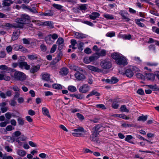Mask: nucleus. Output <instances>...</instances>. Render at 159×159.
<instances>
[{"instance_id": "1", "label": "nucleus", "mask_w": 159, "mask_h": 159, "mask_svg": "<svg viewBox=\"0 0 159 159\" xmlns=\"http://www.w3.org/2000/svg\"><path fill=\"white\" fill-rule=\"evenodd\" d=\"M17 25H20L19 28H23V25L28 24L30 21V17L27 15H24L21 16L20 18H18L15 20Z\"/></svg>"}, {"instance_id": "2", "label": "nucleus", "mask_w": 159, "mask_h": 159, "mask_svg": "<svg viewBox=\"0 0 159 159\" xmlns=\"http://www.w3.org/2000/svg\"><path fill=\"white\" fill-rule=\"evenodd\" d=\"M13 77L15 80L20 81L24 80L26 79V75L24 73L18 71L15 72Z\"/></svg>"}, {"instance_id": "3", "label": "nucleus", "mask_w": 159, "mask_h": 159, "mask_svg": "<svg viewBox=\"0 0 159 159\" xmlns=\"http://www.w3.org/2000/svg\"><path fill=\"white\" fill-rule=\"evenodd\" d=\"M137 68L133 66H130L125 71V74L128 77H132L134 74V72Z\"/></svg>"}, {"instance_id": "4", "label": "nucleus", "mask_w": 159, "mask_h": 159, "mask_svg": "<svg viewBox=\"0 0 159 159\" xmlns=\"http://www.w3.org/2000/svg\"><path fill=\"white\" fill-rule=\"evenodd\" d=\"M74 76L76 80L77 81H82L86 78L85 75L80 71L76 72L74 74Z\"/></svg>"}, {"instance_id": "5", "label": "nucleus", "mask_w": 159, "mask_h": 159, "mask_svg": "<svg viewBox=\"0 0 159 159\" xmlns=\"http://www.w3.org/2000/svg\"><path fill=\"white\" fill-rule=\"evenodd\" d=\"M101 67L104 69H109L111 67V64L109 61L104 60L100 63Z\"/></svg>"}, {"instance_id": "6", "label": "nucleus", "mask_w": 159, "mask_h": 159, "mask_svg": "<svg viewBox=\"0 0 159 159\" xmlns=\"http://www.w3.org/2000/svg\"><path fill=\"white\" fill-rule=\"evenodd\" d=\"M90 87L88 84H84L80 86L79 89V91L82 93H86L90 90Z\"/></svg>"}, {"instance_id": "7", "label": "nucleus", "mask_w": 159, "mask_h": 159, "mask_svg": "<svg viewBox=\"0 0 159 159\" xmlns=\"http://www.w3.org/2000/svg\"><path fill=\"white\" fill-rule=\"evenodd\" d=\"M116 63L119 65L125 66L127 64L126 59L124 56H121L118 59L116 60Z\"/></svg>"}, {"instance_id": "8", "label": "nucleus", "mask_w": 159, "mask_h": 159, "mask_svg": "<svg viewBox=\"0 0 159 159\" xmlns=\"http://www.w3.org/2000/svg\"><path fill=\"white\" fill-rule=\"evenodd\" d=\"M119 14L121 16L122 19L125 20L127 21L130 20V19L128 17V14L126 11L121 10L119 12Z\"/></svg>"}, {"instance_id": "9", "label": "nucleus", "mask_w": 159, "mask_h": 159, "mask_svg": "<svg viewBox=\"0 0 159 159\" xmlns=\"http://www.w3.org/2000/svg\"><path fill=\"white\" fill-rule=\"evenodd\" d=\"M98 126H97L93 128V129H95V131H94L92 135L90 136V139L92 141H95L96 140V138L99 134L98 132L97 131L98 130Z\"/></svg>"}, {"instance_id": "10", "label": "nucleus", "mask_w": 159, "mask_h": 159, "mask_svg": "<svg viewBox=\"0 0 159 159\" xmlns=\"http://www.w3.org/2000/svg\"><path fill=\"white\" fill-rule=\"evenodd\" d=\"M69 66L70 69L76 71L77 72H78L79 71L83 72L84 71V70L82 68L74 64H69Z\"/></svg>"}, {"instance_id": "11", "label": "nucleus", "mask_w": 159, "mask_h": 159, "mask_svg": "<svg viewBox=\"0 0 159 159\" xmlns=\"http://www.w3.org/2000/svg\"><path fill=\"white\" fill-rule=\"evenodd\" d=\"M0 69L4 70V72L9 73L13 71V69L8 67L7 66L2 65L0 66Z\"/></svg>"}, {"instance_id": "12", "label": "nucleus", "mask_w": 159, "mask_h": 159, "mask_svg": "<svg viewBox=\"0 0 159 159\" xmlns=\"http://www.w3.org/2000/svg\"><path fill=\"white\" fill-rule=\"evenodd\" d=\"M64 42V40L62 38L60 37L57 40L56 43L58 45V49L59 50H61L62 49Z\"/></svg>"}, {"instance_id": "13", "label": "nucleus", "mask_w": 159, "mask_h": 159, "mask_svg": "<svg viewBox=\"0 0 159 159\" xmlns=\"http://www.w3.org/2000/svg\"><path fill=\"white\" fill-rule=\"evenodd\" d=\"M19 67L22 69L24 68L25 70H28L30 68V66L27 62L22 61L19 62Z\"/></svg>"}, {"instance_id": "14", "label": "nucleus", "mask_w": 159, "mask_h": 159, "mask_svg": "<svg viewBox=\"0 0 159 159\" xmlns=\"http://www.w3.org/2000/svg\"><path fill=\"white\" fill-rule=\"evenodd\" d=\"M75 38L78 39H82L86 37L87 35L81 33L75 32L74 33Z\"/></svg>"}, {"instance_id": "15", "label": "nucleus", "mask_w": 159, "mask_h": 159, "mask_svg": "<svg viewBox=\"0 0 159 159\" xmlns=\"http://www.w3.org/2000/svg\"><path fill=\"white\" fill-rule=\"evenodd\" d=\"M100 16V14L99 13L96 12H93L89 15L90 18L92 20H94L96 18H99Z\"/></svg>"}, {"instance_id": "16", "label": "nucleus", "mask_w": 159, "mask_h": 159, "mask_svg": "<svg viewBox=\"0 0 159 159\" xmlns=\"http://www.w3.org/2000/svg\"><path fill=\"white\" fill-rule=\"evenodd\" d=\"M10 79V77L6 75L3 71H2L0 74V80H4L6 81H9Z\"/></svg>"}, {"instance_id": "17", "label": "nucleus", "mask_w": 159, "mask_h": 159, "mask_svg": "<svg viewBox=\"0 0 159 159\" xmlns=\"http://www.w3.org/2000/svg\"><path fill=\"white\" fill-rule=\"evenodd\" d=\"M26 137L23 135H22L19 136L18 138L16 139V141L18 142V144L20 146L22 145V143L21 141H24L26 140Z\"/></svg>"}, {"instance_id": "18", "label": "nucleus", "mask_w": 159, "mask_h": 159, "mask_svg": "<svg viewBox=\"0 0 159 159\" xmlns=\"http://www.w3.org/2000/svg\"><path fill=\"white\" fill-rule=\"evenodd\" d=\"M87 68L89 70L94 72H101L102 70L98 67H95L91 65H88Z\"/></svg>"}, {"instance_id": "19", "label": "nucleus", "mask_w": 159, "mask_h": 159, "mask_svg": "<svg viewBox=\"0 0 159 159\" xmlns=\"http://www.w3.org/2000/svg\"><path fill=\"white\" fill-rule=\"evenodd\" d=\"M41 75L43 80L46 81H48L49 80L50 75L48 73L46 72L42 73Z\"/></svg>"}, {"instance_id": "20", "label": "nucleus", "mask_w": 159, "mask_h": 159, "mask_svg": "<svg viewBox=\"0 0 159 159\" xmlns=\"http://www.w3.org/2000/svg\"><path fill=\"white\" fill-rule=\"evenodd\" d=\"M53 24V22L51 21H49L42 22L41 25L43 26H48L51 28H53L54 27Z\"/></svg>"}, {"instance_id": "21", "label": "nucleus", "mask_w": 159, "mask_h": 159, "mask_svg": "<svg viewBox=\"0 0 159 159\" xmlns=\"http://www.w3.org/2000/svg\"><path fill=\"white\" fill-rule=\"evenodd\" d=\"M6 27L8 28H19V27H20V25H17V24L13 23L10 24L9 23H7L5 25Z\"/></svg>"}, {"instance_id": "22", "label": "nucleus", "mask_w": 159, "mask_h": 159, "mask_svg": "<svg viewBox=\"0 0 159 159\" xmlns=\"http://www.w3.org/2000/svg\"><path fill=\"white\" fill-rule=\"evenodd\" d=\"M45 40L47 43L49 44H52L54 42V41L52 40L49 35L45 37Z\"/></svg>"}, {"instance_id": "23", "label": "nucleus", "mask_w": 159, "mask_h": 159, "mask_svg": "<svg viewBox=\"0 0 159 159\" xmlns=\"http://www.w3.org/2000/svg\"><path fill=\"white\" fill-rule=\"evenodd\" d=\"M94 95H95L96 96H99L100 95V93L94 90H93L91 92H90L89 94L87 95L86 96V98H88L89 97Z\"/></svg>"}, {"instance_id": "24", "label": "nucleus", "mask_w": 159, "mask_h": 159, "mask_svg": "<svg viewBox=\"0 0 159 159\" xmlns=\"http://www.w3.org/2000/svg\"><path fill=\"white\" fill-rule=\"evenodd\" d=\"M16 153L18 155L21 157H24L26 154L25 151L23 150L19 149L17 150Z\"/></svg>"}, {"instance_id": "25", "label": "nucleus", "mask_w": 159, "mask_h": 159, "mask_svg": "<svg viewBox=\"0 0 159 159\" xmlns=\"http://www.w3.org/2000/svg\"><path fill=\"white\" fill-rule=\"evenodd\" d=\"M12 2L10 0H4L2 1V5L3 7H9Z\"/></svg>"}, {"instance_id": "26", "label": "nucleus", "mask_w": 159, "mask_h": 159, "mask_svg": "<svg viewBox=\"0 0 159 159\" xmlns=\"http://www.w3.org/2000/svg\"><path fill=\"white\" fill-rule=\"evenodd\" d=\"M42 111L44 115L48 116L49 118L51 117V116L49 114L48 110L47 108L46 107H43L42 108Z\"/></svg>"}, {"instance_id": "27", "label": "nucleus", "mask_w": 159, "mask_h": 159, "mask_svg": "<svg viewBox=\"0 0 159 159\" xmlns=\"http://www.w3.org/2000/svg\"><path fill=\"white\" fill-rule=\"evenodd\" d=\"M73 131L75 132H84L85 133L86 131L84 130V128L82 127L79 126L76 128V129L72 130Z\"/></svg>"}, {"instance_id": "28", "label": "nucleus", "mask_w": 159, "mask_h": 159, "mask_svg": "<svg viewBox=\"0 0 159 159\" xmlns=\"http://www.w3.org/2000/svg\"><path fill=\"white\" fill-rule=\"evenodd\" d=\"M106 50L104 49H102L99 52L96 53V54L97 55V56H99V57L100 56L103 57L105 56L106 55Z\"/></svg>"}, {"instance_id": "29", "label": "nucleus", "mask_w": 159, "mask_h": 159, "mask_svg": "<svg viewBox=\"0 0 159 159\" xmlns=\"http://www.w3.org/2000/svg\"><path fill=\"white\" fill-rule=\"evenodd\" d=\"M17 47L18 48L17 50L20 51L24 52H28V50L23 46L21 45H19Z\"/></svg>"}, {"instance_id": "30", "label": "nucleus", "mask_w": 159, "mask_h": 159, "mask_svg": "<svg viewBox=\"0 0 159 159\" xmlns=\"http://www.w3.org/2000/svg\"><path fill=\"white\" fill-rule=\"evenodd\" d=\"M4 139L9 142L13 143L15 141V139L12 137L6 136H4Z\"/></svg>"}, {"instance_id": "31", "label": "nucleus", "mask_w": 159, "mask_h": 159, "mask_svg": "<svg viewBox=\"0 0 159 159\" xmlns=\"http://www.w3.org/2000/svg\"><path fill=\"white\" fill-rule=\"evenodd\" d=\"M103 16L107 20H113L114 19L113 15L108 14H104L103 15Z\"/></svg>"}, {"instance_id": "32", "label": "nucleus", "mask_w": 159, "mask_h": 159, "mask_svg": "<svg viewBox=\"0 0 159 159\" xmlns=\"http://www.w3.org/2000/svg\"><path fill=\"white\" fill-rule=\"evenodd\" d=\"M68 69L66 68H62L60 72L61 75H66L68 74Z\"/></svg>"}, {"instance_id": "33", "label": "nucleus", "mask_w": 159, "mask_h": 159, "mask_svg": "<svg viewBox=\"0 0 159 159\" xmlns=\"http://www.w3.org/2000/svg\"><path fill=\"white\" fill-rule=\"evenodd\" d=\"M40 69V66H35L33 67L30 69V71L32 73H34L37 72Z\"/></svg>"}, {"instance_id": "34", "label": "nucleus", "mask_w": 159, "mask_h": 159, "mask_svg": "<svg viewBox=\"0 0 159 159\" xmlns=\"http://www.w3.org/2000/svg\"><path fill=\"white\" fill-rule=\"evenodd\" d=\"M21 133L19 131H17L15 132L13 134L12 137L15 139V141L16 138H18L19 136L20 135Z\"/></svg>"}, {"instance_id": "35", "label": "nucleus", "mask_w": 159, "mask_h": 159, "mask_svg": "<svg viewBox=\"0 0 159 159\" xmlns=\"http://www.w3.org/2000/svg\"><path fill=\"white\" fill-rule=\"evenodd\" d=\"M28 58L31 60H34L37 58V56L36 54H30L27 55Z\"/></svg>"}, {"instance_id": "36", "label": "nucleus", "mask_w": 159, "mask_h": 159, "mask_svg": "<svg viewBox=\"0 0 159 159\" xmlns=\"http://www.w3.org/2000/svg\"><path fill=\"white\" fill-rule=\"evenodd\" d=\"M121 56L119 54L117 53H114L111 54V57L113 58L116 60H116L118 59Z\"/></svg>"}, {"instance_id": "37", "label": "nucleus", "mask_w": 159, "mask_h": 159, "mask_svg": "<svg viewBox=\"0 0 159 159\" xmlns=\"http://www.w3.org/2000/svg\"><path fill=\"white\" fill-rule=\"evenodd\" d=\"M42 16H52L53 15V13L51 10L47 11L46 12L43 13L41 14Z\"/></svg>"}, {"instance_id": "38", "label": "nucleus", "mask_w": 159, "mask_h": 159, "mask_svg": "<svg viewBox=\"0 0 159 159\" xmlns=\"http://www.w3.org/2000/svg\"><path fill=\"white\" fill-rule=\"evenodd\" d=\"M120 111H121L126 112H129V110L126 108L125 105H123L121 106L120 108Z\"/></svg>"}, {"instance_id": "39", "label": "nucleus", "mask_w": 159, "mask_h": 159, "mask_svg": "<svg viewBox=\"0 0 159 159\" xmlns=\"http://www.w3.org/2000/svg\"><path fill=\"white\" fill-rule=\"evenodd\" d=\"M133 136L131 135H127L125 139V140L131 143L134 144V143L129 140L133 138Z\"/></svg>"}, {"instance_id": "40", "label": "nucleus", "mask_w": 159, "mask_h": 159, "mask_svg": "<svg viewBox=\"0 0 159 159\" xmlns=\"http://www.w3.org/2000/svg\"><path fill=\"white\" fill-rule=\"evenodd\" d=\"M52 87L53 88L57 89H62L61 85L59 84H54L52 85Z\"/></svg>"}, {"instance_id": "41", "label": "nucleus", "mask_w": 159, "mask_h": 159, "mask_svg": "<svg viewBox=\"0 0 159 159\" xmlns=\"http://www.w3.org/2000/svg\"><path fill=\"white\" fill-rule=\"evenodd\" d=\"M147 118L148 117L147 116H140L139 117L138 120L139 121H145L147 120Z\"/></svg>"}, {"instance_id": "42", "label": "nucleus", "mask_w": 159, "mask_h": 159, "mask_svg": "<svg viewBox=\"0 0 159 159\" xmlns=\"http://www.w3.org/2000/svg\"><path fill=\"white\" fill-rule=\"evenodd\" d=\"M146 77L148 80H152L154 79V75L151 73H148L146 74Z\"/></svg>"}, {"instance_id": "43", "label": "nucleus", "mask_w": 159, "mask_h": 159, "mask_svg": "<svg viewBox=\"0 0 159 159\" xmlns=\"http://www.w3.org/2000/svg\"><path fill=\"white\" fill-rule=\"evenodd\" d=\"M68 89L71 92H75L77 90L76 88L73 86L70 85L68 87Z\"/></svg>"}, {"instance_id": "44", "label": "nucleus", "mask_w": 159, "mask_h": 159, "mask_svg": "<svg viewBox=\"0 0 159 159\" xmlns=\"http://www.w3.org/2000/svg\"><path fill=\"white\" fill-rule=\"evenodd\" d=\"M18 35L19 33L18 31L14 32L13 33V35L12 37V39L13 40H16L17 39Z\"/></svg>"}, {"instance_id": "45", "label": "nucleus", "mask_w": 159, "mask_h": 159, "mask_svg": "<svg viewBox=\"0 0 159 159\" xmlns=\"http://www.w3.org/2000/svg\"><path fill=\"white\" fill-rule=\"evenodd\" d=\"M89 57L90 62H92L98 58L99 56H97V55H96L93 56H90Z\"/></svg>"}, {"instance_id": "46", "label": "nucleus", "mask_w": 159, "mask_h": 159, "mask_svg": "<svg viewBox=\"0 0 159 159\" xmlns=\"http://www.w3.org/2000/svg\"><path fill=\"white\" fill-rule=\"evenodd\" d=\"M158 63L157 62H148L147 63V65L150 66H157Z\"/></svg>"}, {"instance_id": "47", "label": "nucleus", "mask_w": 159, "mask_h": 159, "mask_svg": "<svg viewBox=\"0 0 159 159\" xmlns=\"http://www.w3.org/2000/svg\"><path fill=\"white\" fill-rule=\"evenodd\" d=\"M52 6L54 8L59 10H61L63 7V6H62L56 4H53Z\"/></svg>"}, {"instance_id": "48", "label": "nucleus", "mask_w": 159, "mask_h": 159, "mask_svg": "<svg viewBox=\"0 0 159 159\" xmlns=\"http://www.w3.org/2000/svg\"><path fill=\"white\" fill-rule=\"evenodd\" d=\"M17 121L19 125H23L24 124V121L22 118H19L17 119Z\"/></svg>"}, {"instance_id": "49", "label": "nucleus", "mask_w": 159, "mask_h": 159, "mask_svg": "<svg viewBox=\"0 0 159 159\" xmlns=\"http://www.w3.org/2000/svg\"><path fill=\"white\" fill-rule=\"evenodd\" d=\"M49 35L52 39V40L54 41L56 40L58 37V35L56 34H50Z\"/></svg>"}, {"instance_id": "50", "label": "nucleus", "mask_w": 159, "mask_h": 159, "mask_svg": "<svg viewBox=\"0 0 159 159\" xmlns=\"http://www.w3.org/2000/svg\"><path fill=\"white\" fill-rule=\"evenodd\" d=\"M135 21L136 24L139 26L141 27H144V24L141 23L140 21H139V20L138 19H136L135 20Z\"/></svg>"}, {"instance_id": "51", "label": "nucleus", "mask_w": 159, "mask_h": 159, "mask_svg": "<svg viewBox=\"0 0 159 159\" xmlns=\"http://www.w3.org/2000/svg\"><path fill=\"white\" fill-rule=\"evenodd\" d=\"M57 45L56 44H53L50 51V52L51 53H54L56 50L57 49Z\"/></svg>"}, {"instance_id": "52", "label": "nucleus", "mask_w": 159, "mask_h": 159, "mask_svg": "<svg viewBox=\"0 0 159 159\" xmlns=\"http://www.w3.org/2000/svg\"><path fill=\"white\" fill-rule=\"evenodd\" d=\"M111 84H114L118 81V79L116 77H112L111 79Z\"/></svg>"}, {"instance_id": "53", "label": "nucleus", "mask_w": 159, "mask_h": 159, "mask_svg": "<svg viewBox=\"0 0 159 159\" xmlns=\"http://www.w3.org/2000/svg\"><path fill=\"white\" fill-rule=\"evenodd\" d=\"M97 108H100L103 110L106 109L107 108L103 104H99L96 105Z\"/></svg>"}, {"instance_id": "54", "label": "nucleus", "mask_w": 159, "mask_h": 159, "mask_svg": "<svg viewBox=\"0 0 159 159\" xmlns=\"http://www.w3.org/2000/svg\"><path fill=\"white\" fill-rule=\"evenodd\" d=\"M84 45V43L82 42L80 43L77 44L78 48L80 51H82L83 50L82 48L83 46Z\"/></svg>"}, {"instance_id": "55", "label": "nucleus", "mask_w": 159, "mask_h": 159, "mask_svg": "<svg viewBox=\"0 0 159 159\" xmlns=\"http://www.w3.org/2000/svg\"><path fill=\"white\" fill-rule=\"evenodd\" d=\"M72 134L73 136L76 137H79L82 135V134L80 132H72Z\"/></svg>"}, {"instance_id": "56", "label": "nucleus", "mask_w": 159, "mask_h": 159, "mask_svg": "<svg viewBox=\"0 0 159 159\" xmlns=\"http://www.w3.org/2000/svg\"><path fill=\"white\" fill-rule=\"evenodd\" d=\"M25 8L29 9L30 11L32 12L33 13H38L37 11L34 8H31L29 7H28L27 6L25 7Z\"/></svg>"}, {"instance_id": "57", "label": "nucleus", "mask_w": 159, "mask_h": 159, "mask_svg": "<svg viewBox=\"0 0 159 159\" xmlns=\"http://www.w3.org/2000/svg\"><path fill=\"white\" fill-rule=\"evenodd\" d=\"M93 77L92 75H90L89 76V77L88 80V83L90 84H92L93 82V80L92 79Z\"/></svg>"}, {"instance_id": "58", "label": "nucleus", "mask_w": 159, "mask_h": 159, "mask_svg": "<svg viewBox=\"0 0 159 159\" xmlns=\"http://www.w3.org/2000/svg\"><path fill=\"white\" fill-rule=\"evenodd\" d=\"M119 117L125 120H129V117H127L124 114H120Z\"/></svg>"}, {"instance_id": "59", "label": "nucleus", "mask_w": 159, "mask_h": 159, "mask_svg": "<svg viewBox=\"0 0 159 159\" xmlns=\"http://www.w3.org/2000/svg\"><path fill=\"white\" fill-rule=\"evenodd\" d=\"M76 116L78 118L81 120H83L84 119V117L80 113H76Z\"/></svg>"}, {"instance_id": "60", "label": "nucleus", "mask_w": 159, "mask_h": 159, "mask_svg": "<svg viewBox=\"0 0 159 159\" xmlns=\"http://www.w3.org/2000/svg\"><path fill=\"white\" fill-rule=\"evenodd\" d=\"M107 36L109 37H112L114 36L115 35V33L114 32H109L106 34Z\"/></svg>"}, {"instance_id": "61", "label": "nucleus", "mask_w": 159, "mask_h": 159, "mask_svg": "<svg viewBox=\"0 0 159 159\" xmlns=\"http://www.w3.org/2000/svg\"><path fill=\"white\" fill-rule=\"evenodd\" d=\"M84 63L86 64H88L91 62L89 59V57H86L84 58Z\"/></svg>"}, {"instance_id": "62", "label": "nucleus", "mask_w": 159, "mask_h": 159, "mask_svg": "<svg viewBox=\"0 0 159 159\" xmlns=\"http://www.w3.org/2000/svg\"><path fill=\"white\" fill-rule=\"evenodd\" d=\"M6 50L7 53H9L11 52L12 50V48L10 45L6 47Z\"/></svg>"}, {"instance_id": "63", "label": "nucleus", "mask_w": 159, "mask_h": 159, "mask_svg": "<svg viewBox=\"0 0 159 159\" xmlns=\"http://www.w3.org/2000/svg\"><path fill=\"white\" fill-rule=\"evenodd\" d=\"M6 57L5 52L4 51H1L0 52V58H4Z\"/></svg>"}, {"instance_id": "64", "label": "nucleus", "mask_w": 159, "mask_h": 159, "mask_svg": "<svg viewBox=\"0 0 159 159\" xmlns=\"http://www.w3.org/2000/svg\"><path fill=\"white\" fill-rule=\"evenodd\" d=\"M2 159H13V157L11 156H7L4 155L3 156Z\"/></svg>"}]
</instances>
